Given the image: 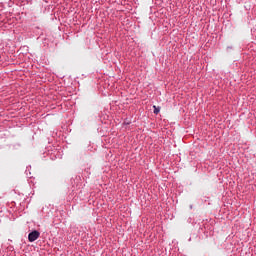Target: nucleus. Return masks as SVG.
Masks as SVG:
<instances>
[{
	"instance_id": "nucleus-1",
	"label": "nucleus",
	"mask_w": 256,
	"mask_h": 256,
	"mask_svg": "<svg viewBox=\"0 0 256 256\" xmlns=\"http://www.w3.org/2000/svg\"><path fill=\"white\" fill-rule=\"evenodd\" d=\"M40 235H41V233H39V231L34 230L29 233L28 240L30 241V243H33L34 241H37V239H38V237H40Z\"/></svg>"
},
{
	"instance_id": "nucleus-2",
	"label": "nucleus",
	"mask_w": 256,
	"mask_h": 256,
	"mask_svg": "<svg viewBox=\"0 0 256 256\" xmlns=\"http://www.w3.org/2000/svg\"><path fill=\"white\" fill-rule=\"evenodd\" d=\"M154 108V114L158 115L159 111H161V108L157 107V106H153Z\"/></svg>"
}]
</instances>
